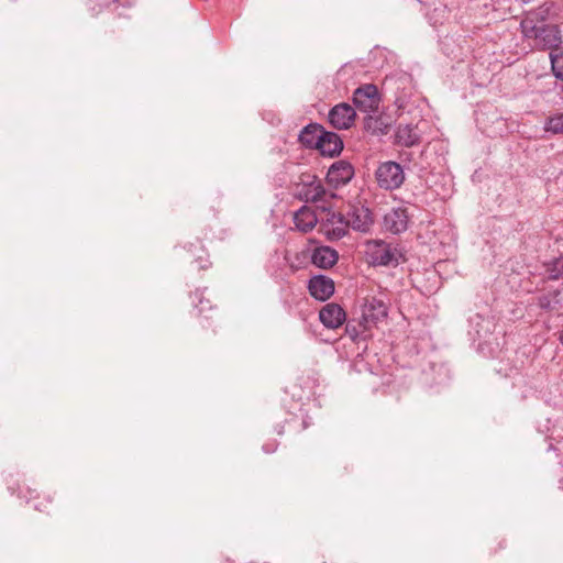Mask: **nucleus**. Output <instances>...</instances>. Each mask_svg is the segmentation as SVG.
I'll return each mask as SVG.
<instances>
[{
	"label": "nucleus",
	"instance_id": "bb28decb",
	"mask_svg": "<svg viewBox=\"0 0 563 563\" xmlns=\"http://www.w3.org/2000/svg\"><path fill=\"white\" fill-rule=\"evenodd\" d=\"M551 68L556 79L563 80V47L550 53Z\"/></svg>",
	"mask_w": 563,
	"mask_h": 563
},
{
	"label": "nucleus",
	"instance_id": "6e6552de",
	"mask_svg": "<svg viewBox=\"0 0 563 563\" xmlns=\"http://www.w3.org/2000/svg\"><path fill=\"white\" fill-rule=\"evenodd\" d=\"M378 89L373 84H366L356 88L353 92L355 108L363 112H375L379 106Z\"/></svg>",
	"mask_w": 563,
	"mask_h": 563
},
{
	"label": "nucleus",
	"instance_id": "c85d7f7f",
	"mask_svg": "<svg viewBox=\"0 0 563 563\" xmlns=\"http://www.w3.org/2000/svg\"><path fill=\"white\" fill-rule=\"evenodd\" d=\"M263 451L267 454H272L277 451L278 442L276 440H269L262 446Z\"/></svg>",
	"mask_w": 563,
	"mask_h": 563
},
{
	"label": "nucleus",
	"instance_id": "423d86ee",
	"mask_svg": "<svg viewBox=\"0 0 563 563\" xmlns=\"http://www.w3.org/2000/svg\"><path fill=\"white\" fill-rule=\"evenodd\" d=\"M342 212L329 210L321 220L319 231L329 240L338 241L347 234V224Z\"/></svg>",
	"mask_w": 563,
	"mask_h": 563
},
{
	"label": "nucleus",
	"instance_id": "6ab92c4d",
	"mask_svg": "<svg viewBox=\"0 0 563 563\" xmlns=\"http://www.w3.org/2000/svg\"><path fill=\"white\" fill-rule=\"evenodd\" d=\"M323 129L324 128L319 123L307 124L298 135L299 143L306 148L317 150Z\"/></svg>",
	"mask_w": 563,
	"mask_h": 563
},
{
	"label": "nucleus",
	"instance_id": "39448f33",
	"mask_svg": "<svg viewBox=\"0 0 563 563\" xmlns=\"http://www.w3.org/2000/svg\"><path fill=\"white\" fill-rule=\"evenodd\" d=\"M411 214L406 207H395L383 217L382 228L385 232L398 235L407 231Z\"/></svg>",
	"mask_w": 563,
	"mask_h": 563
},
{
	"label": "nucleus",
	"instance_id": "393cba45",
	"mask_svg": "<svg viewBox=\"0 0 563 563\" xmlns=\"http://www.w3.org/2000/svg\"><path fill=\"white\" fill-rule=\"evenodd\" d=\"M120 2V0H87V10L91 18L98 16L104 9L110 8V5H115Z\"/></svg>",
	"mask_w": 563,
	"mask_h": 563
},
{
	"label": "nucleus",
	"instance_id": "4be33fe9",
	"mask_svg": "<svg viewBox=\"0 0 563 563\" xmlns=\"http://www.w3.org/2000/svg\"><path fill=\"white\" fill-rule=\"evenodd\" d=\"M20 495L25 498L26 503H33L34 509L41 512L48 511L49 505L53 501L51 496H45L43 499H41V494L36 488L26 487L25 492H20Z\"/></svg>",
	"mask_w": 563,
	"mask_h": 563
},
{
	"label": "nucleus",
	"instance_id": "dca6fc26",
	"mask_svg": "<svg viewBox=\"0 0 563 563\" xmlns=\"http://www.w3.org/2000/svg\"><path fill=\"white\" fill-rule=\"evenodd\" d=\"M553 3L544 2L534 10L528 12L527 16L521 21V32H532L537 24L545 22L551 14Z\"/></svg>",
	"mask_w": 563,
	"mask_h": 563
},
{
	"label": "nucleus",
	"instance_id": "0eeeda50",
	"mask_svg": "<svg viewBox=\"0 0 563 563\" xmlns=\"http://www.w3.org/2000/svg\"><path fill=\"white\" fill-rule=\"evenodd\" d=\"M354 175V166L346 159H339L329 167L325 181L331 188L338 189L347 185Z\"/></svg>",
	"mask_w": 563,
	"mask_h": 563
},
{
	"label": "nucleus",
	"instance_id": "7ed1b4c3",
	"mask_svg": "<svg viewBox=\"0 0 563 563\" xmlns=\"http://www.w3.org/2000/svg\"><path fill=\"white\" fill-rule=\"evenodd\" d=\"M377 186L384 190H396L405 181V172L400 164L394 161L380 163L375 170Z\"/></svg>",
	"mask_w": 563,
	"mask_h": 563
},
{
	"label": "nucleus",
	"instance_id": "aec40b11",
	"mask_svg": "<svg viewBox=\"0 0 563 563\" xmlns=\"http://www.w3.org/2000/svg\"><path fill=\"white\" fill-rule=\"evenodd\" d=\"M372 327L368 322H364L363 317L361 316L358 319L347 320L345 333L353 342H358L360 340H365L368 336L367 332Z\"/></svg>",
	"mask_w": 563,
	"mask_h": 563
},
{
	"label": "nucleus",
	"instance_id": "9b49d317",
	"mask_svg": "<svg viewBox=\"0 0 563 563\" xmlns=\"http://www.w3.org/2000/svg\"><path fill=\"white\" fill-rule=\"evenodd\" d=\"M388 314V308L382 299L375 297L366 298L361 307V316L364 322H368L371 327L385 319Z\"/></svg>",
	"mask_w": 563,
	"mask_h": 563
},
{
	"label": "nucleus",
	"instance_id": "a878e982",
	"mask_svg": "<svg viewBox=\"0 0 563 563\" xmlns=\"http://www.w3.org/2000/svg\"><path fill=\"white\" fill-rule=\"evenodd\" d=\"M547 133L551 134H563V112L554 113L550 115L543 126Z\"/></svg>",
	"mask_w": 563,
	"mask_h": 563
},
{
	"label": "nucleus",
	"instance_id": "412c9836",
	"mask_svg": "<svg viewBox=\"0 0 563 563\" xmlns=\"http://www.w3.org/2000/svg\"><path fill=\"white\" fill-rule=\"evenodd\" d=\"M397 143L406 147H411L420 143V135L417 126L412 124L399 125L396 131Z\"/></svg>",
	"mask_w": 563,
	"mask_h": 563
},
{
	"label": "nucleus",
	"instance_id": "cd10ccee",
	"mask_svg": "<svg viewBox=\"0 0 563 563\" xmlns=\"http://www.w3.org/2000/svg\"><path fill=\"white\" fill-rule=\"evenodd\" d=\"M321 180L318 178L317 175L314 174H309V173H302L300 176H299V180L295 184V191H297L298 187H301V186H312V184H318L320 183Z\"/></svg>",
	"mask_w": 563,
	"mask_h": 563
},
{
	"label": "nucleus",
	"instance_id": "7c9ffc66",
	"mask_svg": "<svg viewBox=\"0 0 563 563\" xmlns=\"http://www.w3.org/2000/svg\"><path fill=\"white\" fill-rule=\"evenodd\" d=\"M559 341L560 343L563 345V330L560 331V334H559Z\"/></svg>",
	"mask_w": 563,
	"mask_h": 563
},
{
	"label": "nucleus",
	"instance_id": "f8f14e48",
	"mask_svg": "<svg viewBox=\"0 0 563 563\" xmlns=\"http://www.w3.org/2000/svg\"><path fill=\"white\" fill-rule=\"evenodd\" d=\"M334 282L324 275H314L308 282V290L311 297L319 301L328 300L334 294Z\"/></svg>",
	"mask_w": 563,
	"mask_h": 563
},
{
	"label": "nucleus",
	"instance_id": "b1692460",
	"mask_svg": "<svg viewBox=\"0 0 563 563\" xmlns=\"http://www.w3.org/2000/svg\"><path fill=\"white\" fill-rule=\"evenodd\" d=\"M550 280H563V254L544 264Z\"/></svg>",
	"mask_w": 563,
	"mask_h": 563
},
{
	"label": "nucleus",
	"instance_id": "f3484780",
	"mask_svg": "<svg viewBox=\"0 0 563 563\" xmlns=\"http://www.w3.org/2000/svg\"><path fill=\"white\" fill-rule=\"evenodd\" d=\"M310 258L311 263L318 268L329 269L336 264L339 254L331 246L322 245L311 252Z\"/></svg>",
	"mask_w": 563,
	"mask_h": 563
},
{
	"label": "nucleus",
	"instance_id": "1a4fd4ad",
	"mask_svg": "<svg viewBox=\"0 0 563 563\" xmlns=\"http://www.w3.org/2000/svg\"><path fill=\"white\" fill-rule=\"evenodd\" d=\"M355 119V108L346 102L335 104L328 114L329 123L336 130L350 129L354 124Z\"/></svg>",
	"mask_w": 563,
	"mask_h": 563
},
{
	"label": "nucleus",
	"instance_id": "f257e3e1",
	"mask_svg": "<svg viewBox=\"0 0 563 563\" xmlns=\"http://www.w3.org/2000/svg\"><path fill=\"white\" fill-rule=\"evenodd\" d=\"M347 228L366 233L374 224V213L365 201L356 199L346 205L343 213Z\"/></svg>",
	"mask_w": 563,
	"mask_h": 563
},
{
	"label": "nucleus",
	"instance_id": "f03ea898",
	"mask_svg": "<svg viewBox=\"0 0 563 563\" xmlns=\"http://www.w3.org/2000/svg\"><path fill=\"white\" fill-rule=\"evenodd\" d=\"M527 38H533L536 48L539 51L554 52L562 47L561 30L555 24H543L530 32H522Z\"/></svg>",
	"mask_w": 563,
	"mask_h": 563
},
{
	"label": "nucleus",
	"instance_id": "5701e85b",
	"mask_svg": "<svg viewBox=\"0 0 563 563\" xmlns=\"http://www.w3.org/2000/svg\"><path fill=\"white\" fill-rule=\"evenodd\" d=\"M189 251L194 256L192 263L197 264L198 269L205 271L211 267L212 263L209 260V254L201 243L191 244V249Z\"/></svg>",
	"mask_w": 563,
	"mask_h": 563
},
{
	"label": "nucleus",
	"instance_id": "4468645a",
	"mask_svg": "<svg viewBox=\"0 0 563 563\" xmlns=\"http://www.w3.org/2000/svg\"><path fill=\"white\" fill-rule=\"evenodd\" d=\"M295 197L299 199L300 201L305 202H321V201H328L330 198H334L335 194L329 192L322 181L318 184H312V186H301L298 187L297 191H295Z\"/></svg>",
	"mask_w": 563,
	"mask_h": 563
},
{
	"label": "nucleus",
	"instance_id": "a211bd4d",
	"mask_svg": "<svg viewBox=\"0 0 563 563\" xmlns=\"http://www.w3.org/2000/svg\"><path fill=\"white\" fill-rule=\"evenodd\" d=\"M295 227L302 233H308L314 229L318 223L316 212L308 206H302L292 217Z\"/></svg>",
	"mask_w": 563,
	"mask_h": 563
},
{
	"label": "nucleus",
	"instance_id": "2eb2a0df",
	"mask_svg": "<svg viewBox=\"0 0 563 563\" xmlns=\"http://www.w3.org/2000/svg\"><path fill=\"white\" fill-rule=\"evenodd\" d=\"M321 135L322 136L317 148L320 154L328 157L339 156L344 148V143L341 136L338 133L327 131L325 129H323V133Z\"/></svg>",
	"mask_w": 563,
	"mask_h": 563
},
{
	"label": "nucleus",
	"instance_id": "20e7f679",
	"mask_svg": "<svg viewBox=\"0 0 563 563\" xmlns=\"http://www.w3.org/2000/svg\"><path fill=\"white\" fill-rule=\"evenodd\" d=\"M367 254L371 263L378 266H397L401 256L396 247L382 240L369 242Z\"/></svg>",
	"mask_w": 563,
	"mask_h": 563
},
{
	"label": "nucleus",
	"instance_id": "9d476101",
	"mask_svg": "<svg viewBox=\"0 0 563 563\" xmlns=\"http://www.w3.org/2000/svg\"><path fill=\"white\" fill-rule=\"evenodd\" d=\"M206 289H196L191 294L192 303L198 311V317L201 319L202 327H209L218 317V309L211 303L209 298L205 297Z\"/></svg>",
	"mask_w": 563,
	"mask_h": 563
},
{
	"label": "nucleus",
	"instance_id": "ddd939ff",
	"mask_svg": "<svg viewBox=\"0 0 563 563\" xmlns=\"http://www.w3.org/2000/svg\"><path fill=\"white\" fill-rule=\"evenodd\" d=\"M319 320L328 329H338L345 322L346 313L340 305L330 302L319 311Z\"/></svg>",
	"mask_w": 563,
	"mask_h": 563
},
{
	"label": "nucleus",
	"instance_id": "c756f323",
	"mask_svg": "<svg viewBox=\"0 0 563 563\" xmlns=\"http://www.w3.org/2000/svg\"><path fill=\"white\" fill-rule=\"evenodd\" d=\"M549 303H550V301H549V299H548V298H545V297H544V298L540 299V306H541L542 308L548 307V306H549Z\"/></svg>",
	"mask_w": 563,
	"mask_h": 563
}]
</instances>
